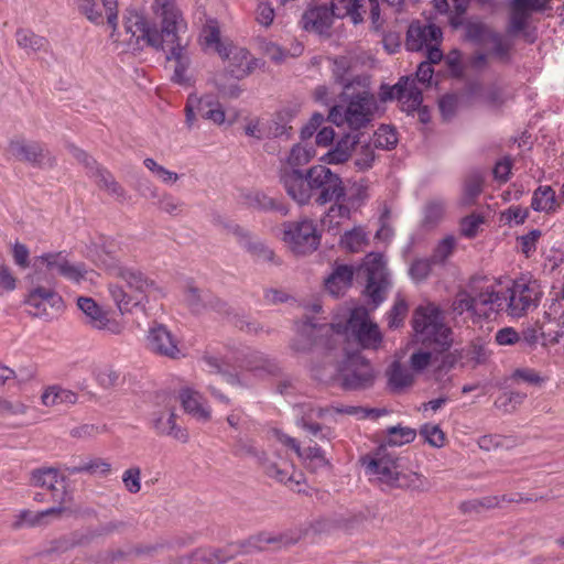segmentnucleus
Wrapping results in <instances>:
<instances>
[{"label": "nucleus", "mask_w": 564, "mask_h": 564, "mask_svg": "<svg viewBox=\"0 0 564 564\" xmlns=\"http://www.w3.org/2000/svg\"><path fill=\"white\" fill-rule=\"evenodd\" d=\"M482 184L484 178L479 173L468 175L464 183L462 203L464 205H471L475 198L481 193Z\"/></svg>", "instance_id": "50"}, {"label": "nucleus", "mask_w": 564, "mask_h": 564, "mask_svg": "<svg viewBox=\"0 0 564 564\" xmlns=\"http://www.w3.org/2000/svg\"><path fill=\"white\" fill-rule=\"evenodd\" d=\"M420 436L433 447L441 448L445 445V433L436 424H424L420 429Z\"/></svg>", "instance_id": "56"}, {"label": "nucleus", "mask_w": 564, "mask_h": 564, "mask_svg": "<svg viewBox=\"0 0 564 564\" xmlns=\"http://www.w3.org/2000/svg\"><path fill=\"white\" fill-rule=\"evenodd\" d=\"M358 144V135L347 133L343 135L329 151L323 154L319 158V161L323 162L324 165L343 164L350 159L352 151L356 149Z\"/></svg>", "instance_id": "32"}, {"label": "nucleus", "mask_w": 564, "mask_h": 564, "mask_svg": "<svg viewBox=\"0 0 564 564\" xmlns=\"http://www.w3.org/2000/svg\"><path fill=\"white\" fill-rule=\"evenodd\" d=\"M260 465L268 477L284 484L293 491H302V475L299 474L296 478L294 466L290 462L285 459L276 462L265 455Z\"/></svg>", "instance_id": "25"}, {"label": "nucleus", "mask_w": 564, "mask_h": 564, "mask_svg": "<svg viewBox=\"0 0 564 564\" xmlns=\"http://www.w3.org/2000/svg\"><path fill=\"white\" fill-rule=\"evenodd\" d=\"M412 325L423 344L435 345L440 350H445L452 345V330L444 324L436 305L419 306L413 313Z\"/></svg>", "instance_id": "6"}, {"label": "nucleus", "mask_w": 564, "mask_h": 564, "mask_svg": "<svg viewBox=\"0 0 564 564\" xmlns=\"http://www.w3.org/2000/svg\"><path fill=\"white\" fill-rule=\"evenodd\" d=\"M307 176L312 185L315 203L324 206L335 198L344 195V181L341 176L333 172L324 164L313 165L307 169Z\"/></svg>", "instance_id": "10"}, {"label": "nucleus", "mask_w": 564, "mask_h": 564, "mask_svg": "<svg viewBox=\"0 0 564 564\" xmlns=\"http://www.w3.org/2000/svg\"><path fill=\"white\" fill-rule=\"evenodd\" d=\"M341 198L349 205V207H351L355 212H358L369 198L368 182L365 180L355 182L348 194L344 187V195Z\"/></svg>", "instance_id": "42"}, {"label": "nucleus", "mask_w": 564, "mask_h": 564, "mask_svg": "<svg viewBox=\"0 0 564 564\" xmlns=\"http://www.w3.org/2000/svg\"><path fill=\"white\" fill-rule=\"evenodd\" d=\"M362 464L371 479L388 486L397 485L400 477L399 466L384 446H380L372 456L364 458Z\"/></svg>", "instance_id": "13"}, {"label": "nucleus", "mask_w": 564, "mask_h": 564, "mask_svg": "<svg viewBox=\"0 0 564 564\" xmlns=\"http://www.w3.org/2000/svg\"><path fill=\"white\" fill-rule=\"evenodd\" d=\"M442 36V31L434 24L422 25L421 23H412L406 33L405 45L410 51H421L423 47L437 43Z\"/></svg>", "instance_id": "29"}, {"label": "nucleus", "mask_w": 564, "mask_h": 564, "mask_svg": "<svg viewBox=\"0 0 564 564\" xmlns=\"http://www.w3.org/2000/svg\"><path fill=\"white\" fill-rule=\"evenodd\" d=\"M454 249H455V238L452 236H448L438 242V245L434 249V252H433L431 259L434 263H442L453 253Z\"/></svg>", "instance_id": "63"}, {"label": "nucleus", "mask_w": 564, "mask_h": 564, "mask_svg": "<svg viewBox=\"0 0 564 564\" xmlns=\"http://www.w3.org/2000/svg\"><path fill=\"white\" fill-rule=\"evenodd\" d=\"M78 401V394L58 384L46 387L41 394V403L47 408L70 406Z\"/></svg>", "instance_id": "34"}, {"label": "nucleus", "mask_w": 564, "mask_h": 564, "mask_svg": "<svg viewBox=\"0 0 564 564\" xmlns=\"http://www.w3.org/2000/svg\"><path fill=\"white\" fill-rule=\"evenodd\" d=\"M18 45L28 53L46 52L48 42L45 37L33 33L30 30H20L15 34Z\"/></svg>", "instance_id": "43"}, {"label": "nucleus", "mask_w": 564, "mask_h": 564, "mask_svg": "<svg viewBox=\"0 0 564 564\" xmlns=\"http://www.w3.org/2000/svg\"><path fill=\"white\" fill-rule=\"evenodd\" d=\"M152 427L158 435L171 436L181 443L188 441L186 430L176 424L175 410L172 408L155 412L152 419Z\"/></svg>", "instance_id": "28"}, {"label": "nucleus", "mask_w": 564, "mask_h": 564, "mask_svg": "<svg viewBox=\"0 0 564 564\" xmlns=\"http://www.w3.org/2000/svg\"><path fill=\"white\" fill-rule=\"evenodd\" d=\"M293 541L284 534H272L269 532H260L249 536L247 540L235 544L237 556L262 552L273 545L275 549L292 544Z\"/></svg>", "instance_id": "26"}, {"label": "nucleus", "mask_w": 564, "mask_h": 564, "mask_svg": "<svg viewBox=\"0 0 564 564\" xmlns=\"http://www.w3.org/2000/svg\"><path fill=\"white\" fill-rule=\"evenodd\" d=\"M332 329L336 336H351L364 349L377 350L383 339L378 325L370 321L364 306L352 308L345 323H332Z\"/></svg>", "instance_id": "7"}, {"label": "nucleus", "mask_w": 564, "mask_h": 564, "mask_svg": "<svg viewBox=\"0 0 564 564\" xmlns=\"http://www.w3.org/2000/svg\"><path fill=\"white\" fill-rule=\"evenodd\" d=\"M446 210L445 200L442 198H432L426 202L423 208L422 225L427 228L437 226L444 218Z\"/></svg>", "instance_id": "41"}, {"label": "nucleus", "mask_w": 564, "mask_h": 564, "mask_svg": "<svg viewBox=\"0 0 564 564\" xmlns=\"http://www.w3.org/2000/svg\"><path fill=\"white\" fill-rule=\"evenodd\" d=\"M398 143L397 131L390 126H381L373 134V147L390 150Z\"/></svg>", "instance_id": "52"}, {"label": "nucleus", "mask_w": 564, "mask_h": 564, "mask_svg": "<svg viewBox=\"0 0 564 564\" xmlns=\"http://www.w3.org/2000/svg\"><path fill=\"white\" fill-rule=\"evenodd\" d=\"M281 228V240L296 256L311 254L321 245L322 235L315 221L308 217L284 221Z\"/></svg>", "instance_id": "8"}, {"label": "nucleus", "mask_w": 564, "mask_h": 564, "mask_svg": "<svg viewBox=\"0 0 564 564\" xmlns=\"http://www.w3.org/2000/svg\"><path fill=\"white\" fill-rule=\"evenodd\" d=\"M78 310L84 315V323L94 330L108 335H120L124 330V324L110 316L93 297L78 296L76 301Z\"/></svg>", "instance_id": "11"}, {"label": "nucleus", "mask_w": 564, "mask_h": 564, "mask_svg": "<svg viewBox=\"0 0 564 564\" xmlns=\"http://www.w3.org/2000/svg\"><path fill=\"white\" fill-rule=\"evenodd\" d=\"M415 438V431L401 425L388 429V438L386 443L390 446H400L411 443Z\"/></svg>", "instance_id": "54"}, {"label": "nucleus", "mask_w": 564, "mask_h": 564, "mask_svg": "<svg viewBox=\"0 0 564 564\" xmlns=\"http://www.w3.org/2000/svg\"><path fill=\"white\" fill-rule=\"evenodd\" d=\"M122 482L127 491L138 494L141 490V469L133 466L124 470L122 474Z\"/></svg>", "instance_id": "62"}, {"label": "nucleus", "mask_w": 564, "mask_h": 564, "mask_svg": "<svg viewBox=\"0 0 564 564\" xmlns=\"http://www.w3.org/2000/svg\"><path fill=\"white\" fill-rule=\"evenodd\" d=\"M549 0H511L509 17V34L523 31L530 21L532 12H542L547 9Z\"/></svg>", "instance_id": "23"}, {"label": "nucleus", "mask_w": 564, "mask_h": 564, "mask_svg": "<svg viewBox=\"0 0 564 564\" xmlns=\"http://www.w3.org/2000/svg\"><path fill=\"white\" fill-rule=\"evenodd\" d=\"M272 436L282 445L294 451L297 457L302 460L305 468L310 471L317 473L330 468V463L319 446L308 445L302 447L296 438L291 437L280 430H273Z\"/></svg>", "instance_id": "14"}, {"label": "nucleus", "mask_w": 564, "mask_h": 564, "mask_svg": "<svg viewBox=\"0 0 564 564\" xmlns=\"http://www.w3.org/2000/svg\"><path fill=\"white\" fill-rule=\"evenodd\" d=\"M237 556L235 544L224 547L204 546L195 550L197 564H226Z\"/></svg>", "instance_id": "35"}, {"label": "nucleus", "mask_w": 564, "mask_h": 564, "mask_svg": "<svg viewBox=\"0 0 564 564\" xmlns=\"http://www.w3.org/2000/svg\"><path fill=\"white\" fill-rule=\"evenodd\" d=\"M66 492H63V498L59 500V505L53 506L48 509L33 512L29 509L20 510L13 518L11 528L14 530L22 529L23 527H41L46 525L51 520H58L66 514H70L72 510L68 506H65Z\"/></svg>", "instance_id": "19"}, {"label": "nucleus", "mask_w": 564, "mask_h": 564, "mask_svg": "<svg viewBox=\"0 0 564 564\" xmlns=\"http://www.w3.org/2000/svg\"><path fill=\"white\" fill-rule=\"evenodd\" d=\"M336 18L327 6H317L306 10L303 14V26L306 31L323 34L328 31Z\"/></svg>", "instance_id": "33"}, {"label": "nucleus", "mask_w": 564, "mask_h": 564, "mask_svg": "<svg viewBox=\"0 0 564 564\" xmlns=\"http://www.w3.org/2000/svg\"><path fill=\"white\" fill-rule=\"evenodd\" d=\"M29 405L19 399H9L0 395V416H23L28 413Z\"/></svg>", "instance_id": "55"}, {"label": "nucleus", "mask_w": 564, "mask_h": 564, "mask_svg": "<svg viewBox=\"0 0 564 564\" xmlns=\"http://www.w3.org/2000/svg\"><path fill=\"white\" fill-rule=\"evenodd\" d=\"M160 210L177 216L183 212L184 203L169 193H164L159 197L156 203Z\"/></svg>", "instance_id": "61"}, {"label": "nucleus", "mask_w": 564, "mask_h": 564, "mask_svg": "<svg viewBox=\"0 0 564 564\" xmlns=\"http://www.w3.org/2000/svg\"><path fill=\"white\" fill-rule=\"evenodd\" d=\"M105 432V426L91 423H83L69 431V435L74 438H93Z\"/></svg>", "instance_id": "64"}, {"label": "nucleus", "mask_w": 564, "mask_h": 564, "mask_svg": "<svg viewBox=\"0 0 564 564\" xmlns=\"http://www.w3.org/2000/svg\"><path fill=\"white\" fill-rule=\"evenodd\" d=\"M69 475L87 473L90 475L107 476L111 471V464L104 458H93L77 466L66 467Z\"/></svg>", "instance_id": "44"}, {"label": "nucleus", "mask_w": 564, "mask_h": 564, "mask_svg": "<svg viewBox=\"0 0 564 564\" xmlns=\"http://www.w3.org/2000/svg\"><path fill=\"white\" fill-rule=\"evenodd\" d=\"M381 100L398 99L402 104V109L406 112H413L419 109L423 101L422 90L417 88L415 78L401 77L393 86L381 87Z\"/></svg>", "instance_id": "16"}, {"label": "nucleus", "mask_w": 564, "mask_h": 564, "mask_svg": "<svg viewBox=\"0 0 564 564\" xmlns=\"http://www.w3.org/2000/svg\"><path fill=\"white\" fill-rule=\"evenodd\" d=\"M102 263L111 274L122 282L121 284L117 282L108 284L109 296L121 315L132 313L135 308L145 310L151 300L164 296L163 289L142 271L119 267L115 259H111L110 262L102 261Z\"/></svg>", "instance_id": "3"}, {"label": "nucleus", "mask_w": 564, "mask_h": 564, "mask_svg": "<svg viewBox=\"0 0 564 564\" xmlns=\"http://www.w3.org/2000/svg\"><path fill=\"white\" fill-rule=\"evenodd\" d=\"M508 294L507 302L494 282L486 278H475L455 294L451 313L454 318L466 314L464 322L471 319L476 323L490 318L506 306L510 316L521 317L538 306L542 291L538 281L521 278L512 282Z\"/></svg>", "instance_id": "1"}, {"label": "nucleus", "mask_w": 564, "mask_h": 564, "mask_svg": "<svg viewBox=\"0 0 564 564\" xmlns=\"http://www.w3.org/2000/svg\"><path fill=\"white\" fill-rule=\"evenodd\" d=\"M70 151L76 161L86 167L87 176L94 180L100 191L106 192L119 203L127 200V191L109 170L100 165L91 155L79 148L72 147Z\"/></svg>", "instance_id": "9"}, {"label": "nucleus", "mask_w": 564, "mask_h": 564, "mask_svg": "<svg viewBox=\"0 0 564 564\" xmlns=\"http://www.w3.org/2000/svg\"><path fill=\"white\" fill-rule=\"evenodd\" d=\"M333 370L324 373L322 369L314 368L316 379L328 382L338 381L345 390H365L373 386L376 372L371 364L361 355L347 356L341 365H332Z\"/></svg>", "instance_id": "5"}, {"label": "nucleus", "mask_w": 564, "mask_h": 564, "mask_svg": "<svg viewBox=\"0 0 564 564\" xmlns=\"http://www.w3.org/2000/svg\"><path fill=\"white\" fill-rule=\"evenodd\" d=\"M339 98L346 105H333L328 111V120L337 127L347 124L352 130L366 128L378 111V101L370 91L368 76L358 75L344 84Z\"/></svg>", "instance_id": "4"}, {"label": "nucleus", "mask_w": 564, "mask_h": 564, "mask_svg": "<svg viewBox=\"0 0 564 564\" xmlns=\"http://www.w3.org/2000/svg\"><path fill=\"white\" fill-rule=\"evenodd\" d=\"M296 411V425L307 434L311 442H313L314 438L322 442L332 441L334 437L333 429L317 422L318 419L325 415L327 409L302 404L297 406Z\"/></svg>", "instance_id": "17"}, {"label": "nucleus", "mask_w": 564, "mask_h": 564, "mask_svg": "<svg viewBox=\"0 0 564 564\" xmlns=\"http://www.w3.org/2000/svg\"><path fill=\"white\" fill-rule=\"evenodd\" d=\"M333 202L322 218V225L328 230L339 228L351 218L352 213H356L341 197Z\"/></svg>", "instance_id": "37"}, {"label": "nucleus", "mask_w": 564, "mask_h": 564, "mask_svg": "<svg viewBox=\"0 0 564 564\" xmlns=\"http://www.w3.org/2000/svg\"><path fill=\"white\" fill-rule=\"evenodd\" d=\"M152 10V24L139 11H128L124 18V30L129 35L127 43L140 47L150 46L156 51L167 48L169 61L188 59V41L182 36L186 22L175 0H155Z\"/></svg>", "instance_id": "2"}, {"label": "nucleus", "mask_w": 564, "mask_h": 564, "mask_svg": "<svg viewBox=\"0 0 564 564\" xmlns=\"http://www.w3.org/2000/svg\"><path fill=\"white\" fill-rule=\"evenodd\" d=\"M243 198L246 205L250 208L262 212L275 210L283 216H286L289 214V208L285 205L268 196L263 192L252 191L247 193Z\"/></svg>", "instance_id": "38"}, {"label": "nucleus", "mask_w": 564, "mask_h": 564, "mask_svg": "<svg viewBox=\"0 0 564 564\" xmlns=\"http://www.w3.org/2000/svg\"><path fill=\"white\" fill-rule=\"evenodd\" d=\"M329 332H333L332 324L329 326H317L310 322H303L296 327L291 348L297 354L307 352L316 344L317 338L328 336Z\"/></svg>", "instance_id": "27"}, {"label": "nucleus", "mask_w": 564, "mask_h": 564, "mask_svg": "<svg viewBox=\"0 0 564 564\" xmlns=\"http://www.w3.org/2000/svg\"><path fill=\"white\" fill-rule=\"evenodd\" d=\"M558 203L555 192L550 186H539L532 196L531 207L535 212H555Z\"/></svg>", "instance_id": "39"}, {"label": "nucleus", "mask_w": 564, "mask_h": 564, "mask_svg": "<svg viewBox=\"0 0 564 564\" xmlns=\"http://www.w3.org/2000/svg\"><path fill=\"white\" fill-rule=\"evenodd\" d=\"M144 166L152 172L161 182L164 184H174L180 180L177 173L165 169L151 158H147L143 161Z\"/></svg>", "instance_id": "58"}, {"label": "nucleus", "mask_w": 564, "mask_h": 564, "mask_svg": "<svg viewBox=\"0 0 564 564\" xmlns=\"http://www.w3.org/2000/svg\"><path fill=\"white\" fill-rule=\"evenodd\" d=\"M178 344L174 334L163 324H154L148 330L147 347L155 355L177 359L183 355Z\"/></svg>", "instance_id": "20"}, {"label": "nucleus", "mask_w": 564, "mask_h": 564, "mask_svg": "<svg viewBox=\"0 0 564 564\" xmlns=\"http://www.w3.org/2000/svg\"><path fill=\"white\" fill-rule=\"evenodd\" d=\"M67 260L68 259L66 258V256H64L62 252L44 253L35 258V265H37L39 263L44 264L50 273L59 274L64 265L66 264Z\"/></svg>", "instance_id": "57"}, {"label": "nucleus", "mask_w": 564, "mask_h": 564, "mask_svg": "<svg viewBox=\"0 0 564 564\" xmlns=\"http://www.w3.org/2000/svg\"><path fill=\"white\" fill-rule=\"evenodd\" d=\"M234 452L238 456H250L257 458L259 464L265 456L264 453L259 452L257 447L254 446V443L252 440L240 437L236 441L234 446Z\"/></svg>", "instance_id": "60"}, {"label": "nucleus", "mask_w": 564, "mask_h": 564, "mask_svg": "<svg viewBox=\"0 0 564 564\" xmlns=\"http://www.w3.org/2000/svg\"><path fill=\"white\" fill-rule=\"evenodd\" d=\"M8 153L15 160L34 166H52L56 162L55 156L39 142L22 137H15L9 141Z\"/></svg>", "instance_id": "15"}, {"label": "nucleus", "mask_w": 564, "mask_h": 564, "mask_svg": "<svg viewBox=\"0 0 564 564\" xmlns=\"http://www.w3.org/2000/svg\"><path fill=\"white\" fill-rule=\"evenodd\" d=\"M362 269L367 275L366 294L376 307L384 300L389 284L383 256L376 252L367 254Z\"/></svg>", "instance_id": "12"}, {"label": "nucleus", "mask_w": 564, "mask_h": 564, "mask_svg": "<svg viewBox=\"0 0 564 564\" xmlns=\"http://www.w3.org/2000/svg\"><path fill=\"white\" fill-rule=\"evenodd\" d=\"M219 56L228 62L227 72L236 79L249 76L258 66V61L246 48L232 44L220 47Z\"/></svg>", "instance_id": "21"}, {"label": "nucleus", "mask_w": 564, "mask_h": 564, "mask_svg": "<svg viewBox=\"0 0 564 564\" xmlns=\"http://www.w3.org/2000/svg\"><path fill=\"white\" fill-rule=\"evenodd\" d=\"M367 245V234L360 226L346 231L340 238V246L350 252H358Z\"/></svg>", "instance_id": "47"}, {"label": "nucleus", "mask_w": 564, "mask_h": 564, "mask_svg": "<svg viewBox=\"0 0 564 564\" xmlns=\"http://www.w3.org/2000/svg\"><path fill=\"white\" fill-rule=\"evenodd\" d=\"M257 261L273 262L275 261V254L264 242L256 238L253 235L242 246Z\"/></svg>", "instance_id": "46"}, {"label": "nucleus", "mask_w": 564, "mask_h": 564, "mask_svg": "<svg viewBox=\"0 0 564 564\" xmlns=\"http://www.w3.org/2000/svg\"><path fill=\"white\" fill-rule=\"evenodd\" d=\"M359 148L356 150L354 164L358 171H367L372 167L376 159L375 147L370 142H359Z\"/></svg>", "instance_id": "51"}, {"label": "nucleus", "mask_w": 564, "mask_h": 564, "mask_svg": "<svg viewBox=\"0 0 564 564\" xmlns=\"http://www.w3.org/2000/svg\"><path fill=\"white\" fill-rule=\"evenodd\" d=\"M25 304L33 317L50 318L53 308H61L62 297L52 288L36 286L30 291Z\"/></svg>", "instance_id": "22"}, {"label": "nucleus", "mask_w": 564, "mask_h": 564, "mask_svg": "<svg viewBox=\"0 0 564 564\" xmlns=\"http://www.w3.org/2000/svg\"><path fill=\"white\" fill-rule=\"evenodd\" d=\"M314 156V150L303 144H295L286 156L285 164L282 167L296 169L307 164Z\"/></svg>", "instance_id": "49"}, {"label": "nucleus", "mask_w": 564, "mask_h": 564, "mask_svg": "<svg viewBox=\"0 0 564 564\" xmlns=\"http://www.w3.org/2000/svg\"><path fill=\"white\" fill-rule=\"evenodd\" d=\"M91 372L97 383L104 389L113 388L120 379V372L110 364L94 365Z\"/></svg>", "instance_id": "45"}, {"label": "nucleus", "mask_w": 564, "mask_h": 564, "mask_svg": "<svg viewBox=\"0 0 564 564\" xmlns=\"http://www.w3.org/2000/svg\"><path fill=\"white\" fill-rule=\"evenodd\" d=\"M91 273L88 271L83 263H73L67 260L59 275L67 279L73 283L79 284L83 281L88 279V274Z\"/></svg>", "instance_id": "59"}, {"label": "nucleus", "mask_w": 564, "mask_h": 564, "mask_svg": "<svg viewBox=\"0 0 564 564\" xmlns=\"http://www.w3.org/2000/svg\"><path fill=\"white\" fill-rule=\"evenodd\" d=\"M354 276L352 267L339 264L325 280V289L333 296H339L351 285Z\"/></svg>", "instance_id": "36"}, {"label": "nucleus", "mask_w": 564, "mask_h": 564, "mask_svg": "<svg viewBox=\"0 0 564 564\" xmlns=\"http://www.w3.org/2000/svg\"><path fill=\"white\" fill-rule=\"evenodd\" d=\"M178 400L184 411L191 414L198 421L207 422L212 417L210 409L203 395L191 388H183L180 390Z\"/></svg>", "instance_id": "31"}, {"label": "nucleus", "mask_w": 564, "mask_h": 564, "mask_svg": "<svg viewBox=\"0 0 564 564\" xmlns=\"http://www.w3.org/2000/svg\"><path fill=\"white\" fill-rule=\"evenodd\" d=\"M200 116L217 126L225 123L231 126L238 118V113L236 111H229L227 113L221 105L216 106L214 109H207L206 111L202 112Z\"/></svg>", "instance_id": "53"}, {"label": "nucleus", "mask_w": 564, "mask_h": 564, "mask_svg": "<svg viewBox=\"0 0 564 564\" xmlns=\"http://www.w3.org/2000/svg\"><path fill=\"white\" fill-rule=\"evenodd\" d=\"M64 477L61 476L58 469L53 467H42L32 470L30 475V484L34 487L46 489L51 492L53 501L59 505L63 498V492H66L65 505L72 499L65 486L63 485Z\"/></svg>", "instance_id": "24"}, {"label": "nucleus", "mask_w": 564, "mask_h": 564, "mask_svg": "<svg viewBox=\"0 0 564 564\" xmlns=\"http://www.w3.org/2000/svg\"><path fill=\"white\" fill-rule=\"evenodd\" d=\"M364 0H332L330 10L336 18L350 17L355 24L360 23L364 18L359 12Z\"/></svg>", "instance_id": "40"}, {"label": "nucleus", "mask_w": 564, "mask_h": 564, "mask_svg": "<svg viewBox=\"0 0 564 564\" xmlns=\"http://www.w3.org/2000/svg\"><path fill=\"white\" fill-rule=\"evenodd\" d=\"M389 384L393 390H402L414 381L413 375L399 362H393L388 371Z\"/></svg>", "instance_id": "48"}, {"label": "nucleus", "mask_w": 564, "mask_h": 564, "mask_svg": "<svg viewBox=\"0 0 564 564\" xmlns=\"http://www.w3.org/2000/svg\"><path fill=\"white\" fill-rule=\"evenodd\" d=\"M279 180L286 194L296 204L301 206L310 204L314 195L307 170L303 173L299 169L281 167Z\"/></svg>", "instance_id": "18"}, {"label": "nucleus", "mask_w": 564, "mask_h": 564, "mask_svg": "<svg viewBox=\"0 0 564 564\" xmlns=\"http://www.w3.org/2000/svg\"><path fill=\"white\" fill-rule=\"evenodd\" d=\"M184 299L191 310L195 313H200L205 308H212L219 313H227V304L224 301L194 285L189 284L186 286Z\"/></svg>", "instance_id": "30"}]
</instances>
